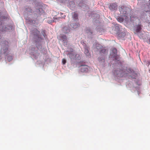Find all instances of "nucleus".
Segmentation results:
<instances>
[{
	"instance_id": "obj_7",
	"label": "nucleus",
	"mask_w": 150,
	"mask_h": 150,
	"mask_svg": "<svg viewBox=\"0 0 150 150\" xmlns=\"http://www.w3.org/2000/svg\"><path fill=\"white\" fill-rule=\"evenodd\" d=\"M117 5L116 3H113L110 4L109 8L111 10H115L117 9Z\"/></svg>"
},
{
	"instance_id": "obj_27",
	"label": "nucleus",
	"mask_w": 150,
	"mask_h": 150,
	"mask_svg": "<svg viewBox=\"0 0 150 150\" xmlns=\"http://www.w3.org/2000/svg\"><path fill=\"white\" fill-rule=\"evenodd\" d=\"M71 4H74V2H73V1H71Z\"/></svg>"
},
{
	"instance_id": "obj_11",
	"label": "nucleus",
	"mask_w": 150,
	"mask_h": 150,
	"mask_svg": "<svg viewBox=\"0 0 150 150\" xmlns=\"http://www.w3.org/2000/svg\"><path fill=\"white\" fill-rule=\"evenodd\" d=\"M88 70V67L87 66H83L81 69V71L82 72H87Z\"/></svg>"
},
{
	"instance_id": "obj_9",
	"label": "nucleus",
	"mask_w": 150,
	"mask_h": 150,
	"mask_svg": "<svg viewBox=\"0 0 150 150\" xmlns=\"http://www.w3.org/2000/svg\"><path fill=\"white\" fill-rule=\"evenodd\" d=\"M88 48L89 47H88L86 45L85 46V50L84 51V53L86 56H88V57H89L90 56V54L89 52V51L88 50Z\"/></svg>"
},
{
	"instance_id": "obj_26",
	"label": "nucleus",
	"mask_w": 150,
	"mask_h": 150,
	"mask_svg": "<svg viewBox=\"0 0 150 150\" xmlns=\"http://www.w3.org/2000/svg\"><path fill=\"white\" fill-rule=\"evenodd\" d=\"M149 43H150V38L149 39Z\"/></svg>"
},
{
	"instance_id": "obj_12",
	"label": "nucleus",
	"mask_w": 150,
	"mask_h": 150,
	"mask_svg": "<svg viewBox=\"0 0 150 150\" xmlns=\"http://www.w3.org/2000/svg\"><path fill=\"white\" fill-rule=\"evenodd\" d=\"M86 32L88 34L90 35L92 34L93 33V32L91 30L90 28L88 27L86 28Z\"/></svg>"
},
{
	"instance_id": "obj_15",
	"label": "nucleus",
	"mask_w": 150,
	"mask_h": 150,
	"mask_svg": "<svg viewBox=\"0 0 150 150\" xmlns=\"http://www.w3.org/2000/svg\"><path fill=\"white\" fill-rule=\"evenodd\" d=\"M25 11L26 13H28V12L31 13L32 11V10L29 7H28L25 8Z\"/></svg>"
},
{
	"instance_id": "obj_22",
	"label": "nucleus",
	"mask_w": 150,
	"mask_h": 150,
	"mask_svg": "<svg viewBox=\"0 0 150 150\" xmlns=\"http://www.w3.org/2000/svg\"><path fill=\"white\" fill-rule=\"evenodd\" d=\"M105 50H101V51H100V52L101 53V52H102L103 53H104V52H105Z\"/></svg>"
},
{
	"instance_id": "obj_6",
	"label": "nucleus",
	"mask_w": 150,
	"mask_h": 150,
	"mask_svg": "<svg viewBox=\"0 0 150 150\" xmlns=\"http://www.w3.org/2000/svg\"><path fill=\"white\" fill-rule=\"evenodd\" d=\"M79 54L76 53H71L69 54V57L71 59H76L77 58L76 57H79Z\"/></svg>"
},
{
	"instance_id": "obj_28",
	"label": "nucleus",
	"mask_w": 150,
	"mask_h": 150,
	"mask_svg": "<svg viewBox=\"0 0 150 150\" xmlns=\"http://www.w3.org/2000/svg\"><path fill=\"white\" fill-rule=\"evenodd\" d=\"M80 4H81V3H80V4H79V5H80V6H81L80 5Z\"/></svg>"
},
{
	"instance_id": "obj_30",
	"label": "nucleus",
	"mask_w": 150,
	"mask_h": 150,
	"mask_svg": "<svg viewBox=\"0 0 150 150\" xmlns=\"http://www.w3.org/2000/svg\"><path fill=\"white\" fill-rule=\"evenodd\" d=\"M3 30H2L1 31H3Z\"/></svg>"
},
{
	"instance_id": "obj_10",
	"label": "nucleus",
	"mask_w": 150,
	"mask_h": 150,
	"mask_svg": "<svg viewBox=\"0 0 150 150\" xmlns=\"http://www.w3.org/2000/svg\"><path fill=\"white\" fill-rule=\"evenodd\" d=\"M62 30L64 33H67L70 32V30L69 28L65 27L63 28Z\"/></svg>"
},
{
	"instance_id": "obj_14",
	"label": "nucleus",
	"mask_w": 150,
	"mask_h": 150,
	"mask_svg": "<svg viewBox=\"0 0 150 150\" xmlns=\"http://www.w3.org/2000/svg\"><path fill=\"white\" fill-rule=\"evenodd\" d=\"M79 25L77 24L73 23L72 25L71 26L74 29H75L78 28L79 27Z\"/></svg>"
},
{
	"instance_id": "obj_16",
	"label": "nucleus",
	"mask_w": 150,
	"mask_h": 150,
	"mask_svg": "<svg viewBox=\"0 0 150 150\" xmlns=\"http://www.w3.org/2000/svg\"><path fill=\"white\" fill-rule=\"evenodd\" d=\"M78 14L77 13H74L73 16V17L75 20H76L78 19Z\"/></svg>"
},
{
	"instance_id": "obj_29",
	"label": "nucleus",
	"mask_w": 150,
	"mask_h": 150,
	"mask_svg": "<svg viewBox=\"0 0 150 150\" xmlns=\"http://www.w3.org/2000/svg\"><path fill=\"white\" fill-rule=\"evenodd\" d=\"M5 30H6V27H5Z\"/></svg>"
},
{
	"instance_id": "obj_18",
	"label": "nucleus",
	"mask_w": 150,
	"mask_h": 150,
	"mask_svg": "<svg viewBox=\"0 0 150 150\" xmlns=\"http://www.w3.org/2000/svg\"><path fill=\"white\" fill-rule=\"evenodd\" d=\"M7 59L9 61H11L13 59L12 56H8L7 57Z\"/></svg>"
},
{
	"instance_id": "obj_20",
	"label": "nucleus",
	"mask_w": 150,
	"mask_h": 150,
	"mask_svg": "<svg viewBox=\"0 0 150 150\" xmlns=\"http://www.w3.org/2000/svg\"><path fill=\"white\" fill-rule=\"evenodd\" d=\"M118 35L119 36V37L121 38L122 37L123 38L125 36V34L124 33L123 35H120V34H119Z\"/></svg>"
},
{
	"instance_id": "obj_19",
	"label": "nucleus",
	"mask_w": 150,
	"mask_h": 150,
	"mask_svg": "<svg viewBox=\"0 0 150 150\" xmlns=\"http://www.w3.org/2000/svg\"><path fill=\"white\" fill-rule=\"evenodd\" d=\"M66 62V61L64 59H63L62 60V63L63 64H65Z\"/></svg>"
},
{
	"instance_id": "obj_8",
	"label": "nucleus",
	"mask_w": 150,
	"mask_h": 150,
	"mask_svg": "<svg viewBox=\"0 0 150 150\" xmlns=\"http://www.w3.org/2000/svg\"><path fill=\"white\" fill-rule=\"evenodd\" d=\"M31 32L32 36H36L37 37H38V35L40 32L37 29H35L33 30H32Z\"/></svg>"
},
{
	"instance_id": "obj_3",
	"label": "nucleus",
	"mask_w": 150,
	"mask_h": 150,
	"mask_svg": "<svg viewBox=\"0 0 150 150\" xmlns=\"http://www.w3.org/2000/svg\"><path fill=\"white\" fill-rule=\"evenodd\" d=\"M9 43L7 41H5L2 43V47L1 50V53L6 54L8 50Z\"/></svg>"
},
{
	"instance_id": "obj_23",
	"label": "nucleus",
	"mask_w": 150,
	"mask_h": 150,
	"mask_svg": "<svg viewBox=\"0 0 150 150\" xmlns=\"http://www.w3.org/2000/svg\"><path fill=\"white\" fill-rule=\"evenodd\" d=\"M1 23L0 22V28H1V27H2L1 25H2V24H1ZM1 30V29H0V30Z\"/></svg>"
},
{
	"instance_id": "obj_24",
	"label": "nucleus",
	"mask_w": 150,
	"mask_h": 150,
	"mask_svg": "<svg viewBox=\"0 0 150 150\" xmlns=\"http://www.w3.org/2000/svg\"><path fill=\"white\" fill-rule=\"evenodd\" d=\"M113 51H114L115 52H116V53L117 52L116 51V49L115 48H114L113 49Z\"/></svg>"
},
{
	"instance_id": "obj_31",
	"label": "nucleus",
	"mask_w": 150,
	"mask_h": 150,
	"mask_svg": "<svg viewBox=\"0 0 150 150\" xmlns=\"http://www.w3.org/2000/svg\"><path fill=\"white\" fill-rule=\"evenodd\" d=\"M1 12H0V14H1Z\"/></svg>"
},
{
	"instance_id": "obj_17",
	"label": "nucleus",
	"mask_w": 150,
	"mask_h": 150,
	"mask_svg": "<svg viewBox=\"0 0 150 150\" xmlns=\"http://www.w3.org/2000/svg\"><path fill=\"white\" fill-rule=\"evenodd\" d=\"M117 20L118 21L121 22L123 21L124 19L120 17L117 18Z\"/></svg>"
},
{
	"instance_id": "obj_2",
	"label": "nucleus",
	"mask_w": 150,
	"mask_h": 150,
	"mask_svg": "<svg viewBox=\"0 0 150 150\" xmlns=\"http://www.w3.org/2000/svg\"><path fill=\"white\" fill-rule=\"evenodd\" d=\"M119 10L121 13L123 14L124 16L127 17V16L130 10V8L126 6H122L119 8Z\"/></svg>"
},
{
	"instance_id": "obj_1",
	"label": "nucleus",
	"mask_w": 150,
	"mask_h": 150,
	"mask_svg": "<svg viewBox=\"0 0 150 150\" xmlns=\"http://www.w3.org/2000/svg\"><path fill=\"white\" fill-rule=\"evenodd\" d=\"M142 26L140 24H138L134 26V33L137 34L140 38H143L144 37L143 33H142L141 30Z\"/></svg>"
},
{
	"instance_id": "obj_4",
	"label": "nucleus",
	"mask_w": 150,
	"mask_h": 150,
	"mask_svg": "<svg viewBox=\"0 0 150 150\" xmlns=\"http://www.w3.org/2000/svg\"><path fill=\"white\" fill-rule=\"evenodd\" d=\"M114 73L118 77H120L124 76H125V74H127L125 70H121L120 69H118L115 71Z\"/></svg>"
},
{
	"instance_id": "obj_21",
	"label": "nucleus",
	"mask_w": 150,
	"mask_h": 150,
	"mask_svg": "<svg viewBox=\"0 0 150 150\" xmlns=\"http://www.w3.org/2000/svg\"><path fill=\"white\" fill-rule=\"evenodd\" d=\"M99 60L100 61H104V58H102V57H100L99 58Z\"/></svg>"
},
{
	"instance_id": "obj_13",
	"label": "nucleus",
	"mask_w": 150,
	"mask_h": 150,
	"mask_svg": "<svg viewBox=\"0 0 150 150\" xmlns=\"http://www.w3.org/2000/svg\"><path fill=\"white\" fill-rule=\"evenodd\" d=\"M61 38L63 41H66L67 40V37L64 35H62L61 36Z\"/></svg>"
},
{
	"instance_id": "obj_25",
	"label": "nucleus",
	"mask_w": 150,
	"mask_h": 150,
	"mask_svg": "<svg viewBox=\"0 0 150 150\" xmlns=\"http://www.w3.org/2000/svg\"><path fill=\"white\" fill-rule=\"evenodd\" d=\"M64 43L65 45H67V42H64Z\"/></svg>"
},
{
	"instance_id": "obj_5",
	"label": "nucleus",
	"mask_w": 150,
	"mask_h": 150,
	"mask_svg": "<svg viewBox=\"0 0 150 150\" xmlns=\"http://www.w3.org/2000/svg\"><path fill=\"white\" fill-rule=\"evenodd\" d=\"M144 13L145 14L144 18L146 22L148 23L150 25V11H145L144 12Z\"/></svg>"
}]
</instances>
